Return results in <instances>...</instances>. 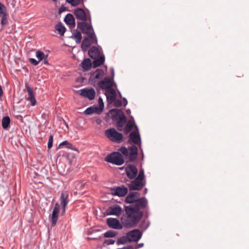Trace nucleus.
<instances>
[{
  "label": "nucleus",
  "instance_id": "45",
  "mask_svg": "<svg viewBox=\"0 0 249 249\" xmlns=\"http://www.w3.org/2000/svg\"><path fill=\"white\" fill-rule=\"evenodd\" d=\"M98 102H99L100 107H102V108H101V110H102V108L104 107V103H103V100L101 98H99Z\"/></svg>",
  "mask_w": 249,
  "mask_h": 249
},
{
  "label": "nucleus",
  "instance_id": "37",
  "mask_svg": "<svg viewBox=\"0 0 249 249\" xmlns=\"http://www.w3.org/2000/svg\"><path fill=\"white\" fill-rule=\"evenodd\" d=\"M127 241H128V238L127 237V235L126 234V236H122L120 237L117 241V244H124Z\"/></svg>",
  "mask_w": 249,
  "mask_h": 249
},
{
  "label": "nucleus",
  "instance_id": "44",
  "mask_svg": "<svg viewBox=\"0 0 249 249\" xmlns=\"http://www.w3.org/2000/svg\"><path fill=\"white\" fill-rule=\"evenodd\" d=\"M115 243V241L113 239H107L104 241V243L107 245H112Z\"/></svg>",
  "mask_w": 249,
  "mask_h": 249
},
{
  "label": "nucleus",
  "instance_id": "49",
  "mask_svg": "<svg viewBox=\"0 0 249 249\" xmlns=\"http://www.w3.org/2000/svg\"><path fill=\"white\" fill-rule=\"evenodd\" d=\"M47 57H48V55H46V57H45V58H44V59L43 60V63L45 64H46V65H49V63H48V61L47 60Z\"/></svg>",
  "mask_w": 249,
  "mask_h": 249
},
{
  "label": "nucleus",
  "instance_id": "2",
  "mask_svg": "<svg viewBox=\"0 0 249 249\" xmlns=\"http://www.w3.org/2000/svg\"><path fill=\"white\" fill-rule=\"evenodd\" d=\"M124 157H128L129 161H134L137 159L138 155V148L135 145H132L128 150L124 146L120 147L119 149Z\"/></svg>",
  "mask_w": 249,
  "mask_h": 249
},
{
  "label": "nucleus",
  "instance_id": "24",
  "mask_svg": "<svg viewBox=\"0 0 249 249\" xmlns=\"http://www.w3.org/2000/svg\"><path fill=\"white\" fill-rule=\"evenodd\" d=\"M60 201L62 208H65V207H67V206L69 202V195L67 192H62L61 193Z\"/></svg>",
  "mask_w": 249,
  "mask_h": 249
},
{
  "label": "nucleus",
  "instance_id": "36",
  "mask_svg": "<svg viewBox=\"0 0 249 249\" xmlns=\"http://www.w3.org/2000/svg\"><path fill=\"white\" fill-rule=\"evenodd\" d=\"M36 56L39 62L43 60L46 57V55H45L44 53L39 50L36 52Z\"/></svg>",
  "mask_w": 249,
  "mask_h": 249
},
{
  "label": "nucleus",
  "instance_id": "9",
  "mask_svg": "<svg viewBox=\"0 0 249 249\" xmlns=\"http://www.w3.org/2000/svg\"><path fill=\"white\" fill-rule=\"evenodd\" d=\"M128 241H138L142 236V233L140 230L135 229L130 231L127 233Z\"/></svg>",
  "mask_w": 249,
  "mask_h": 249
},
{
  "label": "nucleus",
  "instance_id": "52",
  "mask_svg": "<svg viewBox=\"0 0 249 249\" xmlns=\"http://www.w3.org/2000/svg\"><path fill=\"white\" fill-rule=\"evenodd\" d=\"M111 73H112V79L113 80L114 76V71L113 68H111Z\"/></svg>",
  "mask_w": 249,
  "mask_h": 249
},
{
  "label": "nucleus",
  "instance_id": "11",
  "mask_svg": "<svg viewBox=\"0 0 249 249\" xmlns=\"http://www.w3.org/2000/svg\"><path fill=\"white\" fill-rule=\"evenodd\" d=\"M79 94L83 97L88 98L89 100H92L95 96V91L92 88L83 89L79 91Z\"/></svg>",
  "mask_w": 249,
  "mask_h": 249
},
{
  "label": "nucleus",
  "instance_id": "56",
  "mask_svg": "<svg viewBox=\"0 0 249 249\" xmlns=\"http://www.w3.org/2000/svg\"><path fill=\"white\" fill-rule=\"evenodd\" d=\"M126 112L128 114H129L131 113V111L129 109H128L127 110H126Z\"/></svg>",
  "mask_w": 249,
  "mask_h": 249
},
{
  "label": "nucleus",
  "instance_id": "30",
  "mask_svg": "<svg viewBox=\"0 0 249 249\" xmlns=\"http://www.w3.org/2000/svg\"><path fill=\"white\" fill-rule=\"evenodd\" d=\"M132 120H129L126 124L125 127L124 128L125 133H128L133 128L134 125V118L132 116L131 117Z\"/></svg>",
  "mask_w": 249,
  "mask_h": 249
},
{
  "label": "nucleus",
  "instance_id": "58",
  "mask_svg": "<svg viewBox=\"0 0 249 249\" xmlns=\"http://www.w3.org/2000/svg\"><path fill=\"white\" fill-rule=\"evenodd\" d=\"M53 1L55 2L57 1V0H53Z\"/></svg>",
  "mask_w": 249,
  "mask_h": 249
},
{
  "label": "nucleus",
  "instance_id": "16",
  "mask_svg": "<svg viewBox=\"0 0 249 249\" xmlns=\"http://www.w3.org/2000/svg\"><path fill=\"white\" fill-rule=\"evenodd\" d=\"M60 211V205L58 203H55L52 214L50 217V220L53 226H54L58 219V215Z\"/></svg>",
  "mask_w": 249,
  "mask_h": 249
},
{
  "label": "nucleus",
  "instance_id": "35",
  "mask_svg": "<svg viewBox=\"0 0 249 249\" xmlns=\"http://www.w3.org/2000/svg\"><path fill=\"white\" fill-rule=\"evenodd\" d=\"M117 232L114 231L109 230L104 233V237L106 238H112L115 237Z\"/></svg>",
  "mask_w": 249,
  "mask_h": 249
},
{
  "label": "nucleus",
  "instance_id": "50",
  "mask_svg": "<svg viewBox=\"0 0 249 249\" xmlns=\"http://www.w3.org/2000/svg\"><path fill=\"white\" fill-rule=\"evenodd\" d=\"M66 9V7H64V6H61L60 9H59V12L60 13H61L63 11H64Z\"/></svg>",
  "mask_w": 249,
  "mask_h": 249
},
{
  "label": "nucleus",
  "instance_id": "27",
  "mask_svg": "<svg viewBox=\"0 0 249 249\" xmlns=\"http://www.w3.org/2000/svg\"><path fill=\"white\" fill-rule=\"evenodd\" d=\"M93 59V66L94 68H96L101 65L104 62L105 57L104 54L102 53V55L100 57Z\"/></svg>",
  "mask_w": 249,
  "mask_h": 249
},
{
  "label": "nucleus",
  "instance_id": "7",
  "mask_svg": "<svg viewBox=\"0 0 249 249\" xmlns=\"http://www.w3.org/2000/svg\"><path fill=\"white\" fill-rule=\"evenodd\" d=\"M136 131L131 132L129 135V142L130 143H134L139 145L141 148V140L140 135L139 134L138 127L137 125H135Z\"/></svg>",
  "mask_w": 249,
  "mask_h": 249
},
{
  "label": "nucleus",
  "instance_id": "19",
  "mask_svg": "<svg viewBox=\"0 0 249 249\" xmlns=\"http://www.w3.org/2000/svg\"><path fill=\"white\" fill-rule=\"evenodd\" d=\"M0 17L1 18V24L2 25H5L7 23L6 8L1 2H0Z\"/></svg>",
  "mask_w": 249,
  "mask_h": 249
},
{
  "label": "nucleus",
  "instance_id": "1",
  "mask_svg": "<svg viewBox=\"0 0 249 249\" xmlns=\"http://www.w3.org/2000/svg\"><path fill=\"white\" fill-rule=\"evenodd\" d=\"M142 215V212L135 211L128 206H125V213L121 217V221L124 227L132 228L139 223Z\"/></svg>",
  "mask_w": 249,
  "mask_h": 249
},
{
  "label": "nucleus",
  "instance_id": "23",
  "mask_svg": "<svg viewBox=\"0 0 249 249\" xmlns=\"http://www.w3.org/2000/svg\"><path fill=\"white\" fill-rule=\"evenodd\" d=\"M105 94L108 102L109 103L113 102L116 99V92L113 88L106 90Z\"/></svg>",
  "mask_w": 249,
  "mask_h": 249
},
{
  "label": "nucleus",
  "instance_id": "55",
  "mask_svg": "<svg viewBox=\"0 0 249 249\" xmlns=\"http://www.w3.org/2000/svg\"><path fill=\"white\" fill-rule=\"evenodd\" d=\"M124 106H125L127 104V101L125 98H124Z\"/></svg>",
  "mask_w": 249,
  "mask_h": 249
},
{
  "label": "nucleus",
  "instance_id": "42",
  "mask_svg": "<svg viewBox=\"0 0 249 249\" xmlns=\"http://www.w3.org/2000/svg\"><path fill=\"white\" fill-rule=\"evenodd\" d=\"M114 102V105L116 107H120L122 106V103L121 101L119 99H115V100L113 101Z\"/></svg>",
  "mask_w": 249,
  "mask_h": 249
},
{
  "label": "nucleus",
  "instance_id": "32",
  "mask_svg": "<svg viewBox=\"0 0 249 249\" xmlns=\"http://www.w3.org/2000/svg\"><path fill=\"white\" fill-rule=\"evenodd\" d=\"M70 37L73 38L75 40L76 43H80L82 39L81 32H74Z\"/></svg>",
  "mask_w": 249,
  "mask_h": 249
},
{
  "label": "nucleus",
  "instance_id": "46",
  "mask_svg": "<svg viewBox=\"0 0 249 249\" xmlns=\"http://www.w3.org/2000/svg\"><path fill=\"white\" fill-rule=\"evenodd\" d=\"M68 148L72 149L75 151H77L76 148H75L73 145L69 143L68 145L67 146Z\"/></svg>",
  "mask_w": 249,
  "mask_h": 249
},
{
  "label": "nucleus",
  "instance_id": "28",
  "mask_svg": "<svg viewBox=\"0 0 249 249\" xmlns=\"http://www.w3.org/2000/svg\"><path fill=\"white\" fill-rule=\"evenodd\" d=\"M117 121V128L119 131H122L124 129V126L126 123V118L124 116L122 118L118 120Z\"/></svg>",
  "mask_w": 249,
  "mask_h": 249
},
{
  "label": "nucleus",
  "instance_id": "20",
  "mask_svg": "<svg viewBox=\"0 0 249 249\" xmlns=\"http://www.w3.org/2000/svg\"><path fill=\"white\" fill-rule=\"evenodd\" d=\"M111 118L113 121H116L124 116L123 112L118 109H112L110 110Z\"/></svg>",
  "mask_w": 249,
  "mask_h": 249
},
{
  "label": "nucleus",
  "instance_id": "53",
  "mask_svg": "<svg viewBox=\"0 0 249 249\" xmlns=\"http://www.w3.org/2000/svg\"><path fill=\"white\" fill-rule=\"evenodd\" d=\"M66 208L67 207H65V208H63V210H62V212H61V214L62 215H64L65 214V212H66Z\"/></svg>",
  "mask_w": 249,
  "mask_h": 249
},
{
  "label": "nucleus",
  "instance_id": "34",
  "mask_svg": "<svg viewBox=\"0 0 249 249\" xmlns=\"http://www.w3.org/2000/svg\"><path fill=\"white\" fill-rule=\"evenodd\" d=\"M98 109V107H88L85 110V113L86 115H90L93 113H96Z\"/></svg>",
  "mask_w": 249,
  "mask_h": 249
},
{
  "label": "nucleus",
  "instance_id": "21",
  "mask_svg": "<svg viewBox=\"0 0 249 249\" xmlns=\"http://www.w3.org/2000/svg\"><path fill=\"white\" fill-rule=\"evenodd\" d=\"M74 14L76 18L83 21L87 20V17L84 10L81 8H77L74 10Z\"/></svg>",
  "mask_w": 249,
  "mask_h": 249
},
{
  "label": "nucleus",
  "instance_id": "18",
  "mask_svg": "<svg viewBox=\"0 0 249 249\" xmlns=\"http://www.w3.org/2000/svg\"><path fill=\"white\" fill-rule=\"evenodd\" d=\"M77 28L81 31H93L91 22H85V21L77 22Z\"/></svg>",
  "mask_w": 249,
  "mask_h": 249
},
{
  "label": "nucleus",
  "instance_id": "29",
  "mask_svg": "<svg viewBox=\"0 0 249 249\" xmlns=\"http://www.w3.org/2000/svg\"><path fill=\"white\" fill-rule=\"evenodd\" d=\"M104 72L103 70L101 69H97L96 71L93 72L90 77L92 80H95V79H100L103 76Z\"/></svg>",
  "mask_w": 249,
  "mask_h": 249
},
{
  "label": "nucleus",
  "instance_id": "47",
  "mask_svg": "<svg viewBox=\"0 0 249 249\" xmlns=\"http://www.w3.org/2000/svg\"><path fill=\"white\" fill-rule=\"evenodd\" d=\"M69 142L67 141H63V142H61L59 144V147H60L61 146H62V145H68L69 144Z\"/></svg>",
  "mask_w": 249,
  "mask_h": 249
},
{
  "label": "nucleus",
  "instance_id": "12",
  "mask_svg": "<svg viewBox=\"0 0 249 249\" xmlns=\"http://www.w3.org/2000/svg\"><path fill=\"white\" fill-rule=\"evenodd\" d=\"M127 177L130 179H134L138 174L137 167L133 165H128L125 168Z\"/></svg>",
  "mask_w": 249,
  "mask_h": 249
},
{
  "label": "nucleus",
  "instance_id": "51",
  "mask_svg": "<svg viewBox=\"0 0 249 249\" xmlns=\"http://www.w3.org/2000/svg\"><path fill=\"white\" fill-rule=\"evenodd\" d=\"M143 246V243L138 244L136 247V249L142 248Z\"/></svg>",
  "mask_w": 249,
  "mask_h": 249
},
{
  "label": "nucleus",
  "instance_id": "10",
  "mask_svg": "<svg viewBox=\"0 0 249 249\" xmlns=\"http://www.w3.org/2000/svg\"><path fill=\"white\" fill-rule=\"evenodd\" d=\"M107 223L108 226L112 229L120 230L123 228V224L116 218H108L107 219Z\"/></svg>",
  "mask_w": 249,
  "mask_h": 249
},
{
  "label": "nucleus",
  "instance_id": "14",
  "mask_svg": "<svg viewBox=\"0 0 249 249\" xmlns=\"http://www.w3.org/2000/svg\"><path fill=\"white\" fill-rule=\"evenodd\" d=\"M113 80L105 77L103 80L98 82V85L102 89H106V90L112 89Z\"/></svg>",
  "mask_w": 249,
  "mask_h": 249
},
{
  "label": "nucleus",
  "instance_id": "48",
  "mask_svg": "<svg viewBox=\"0 0 249 249\" xmlns=\"http://www.w3.org/2000/svg\"><path fill=\"white\" fill-rule=\"evenodd\" d=\"M65 33V32H57V35H53L56 36L61 37L64 36Z\"/></svg>",
  "mask_w": 249,
  "mask_h": 249
},
{
  "label": "nucleus",
  "instance_id": "15",
  "mask_svg": "<svg viewBox=\"0 0 249 249\" xmlns=\"http://www.w3.org/2000/svg\"><path fill=\"white\" fill-rule=\"evenodd\" d=\"M122 209L117 205L110 206L107 210V213L109 215L119 216L121 214Z\"/></svg>",
  "mask_w": 249,
  "mask_h": 249
},
{
  "label": "nucleus",
  "instance_id": "3",
  "mask_svg": "<svg viewBox=\"0 0 249 249\" xmlns=\"http://www.w3.org/2000/svg\"><path fill=\"white\" fill-rule=\"evenodd\" d=\"M85 36L82 42L81 48L83 51H86L87 49L93 43H97V40L95 32H84Z\"/></svg>",
  "mask_w": 249,
  "mask_h": 249
},
{
  "label": "nucleus",
  "instance_id": "5",
  "mask_svg": "<svg viewBox=\"0 0 249 249\" xmlns=\"http://www.w3.org/2000/svg\"><path fill=\"white\" fill-rule=\"evenodd\" d=\"M106 137L113 142L120 143L123 139V135L114 128L107 129L105 132Z\"/></svg>",
  "mask_w": 249,
  "mask_h": 249
},
{
  "label": "nucleus",
  "instance_id": "39",
  "mask_svg": "<svg viewBox=\"0 0 249 249\" xmlns=\"http://www.w3.org/2000/svg\"><path fill=\"white\" fill-rule=\"evenodd\" d=\"M55 28L57 31H66L65 27L60 22L56 24Z\"/></svg>",
  "mask_w": 249,
  "mask_h": 249
},
{
  "label": "nucleus",
  "instance_id": "17",
  "mask_svg": "<svg viewBox=\"0 0 249 249\" xmlns=\"http://www.w3.org/2000/svg\"><path fill=\"white\" fill-rule=\"evenodd\" d=\"M111 191V194L114 196H123L127 194L128 190L126 187L122 186L112 188Z\"/></svg>",
  "mask_w": 249,
  "mask_h": 249
},
{
  "label": "nucleus",
  "instance_id": "26",
  "mask_svg": "<svg viewBox=\"0 0 249 249\" xmlns=\"http://www.w3.org/2000/svg\"><path fill=\"white\" fill-rule=\"evenodd\" d=\"M64 21L67 25H70L71 26H75V19L71 14H67L66 15L64 18Z\"/></svg>",
  "mask_w": 249,
  "mask_h": 249
},
{
  "label": "nucleus",
  "instance_id": "57",
  "mask_svg": "<svg viewBox=\"0 0 249 249\" xmlns=\"http://www.w3.org/2000/svg\"><path fill=\"white\" fill-rule=\"evenodd\" d=\"M147 188H145L144 189V194H146L147 193Z\"/></svg>",
  "mask_w": 249,
  "mask_h": 249
},
{
  "label": "nucleus",
  "instance_id": "4",
  "mask_svg": "<svg viewBox=\"0 0 249 249\" xmlns=\"http://www.w3.org/2000/svg\"><path fill=\"white\" fill-rule=\"evenodd\" d=\"M105 160L117 165H121L124 162V160L119 152H114L105 158Z\"/></svg>",
  "mask_w": 249,
  "mask_h": 249
},
{
  "label": "nucleus",
  "instance_id": "43",
  "mask_svg": "<svg viewBox=\"0 0 249 249\" xmlns=\"http://www.w3.org/2000/svg\"><path fill=\"white\" fill-rule=\"evenodd\" d=\"M29 60L31 64H32L33 65H34V66L37 65L39 62V61L38 60L37 61L36 59L33 58H29Z\"/></svg>",
  "mask_w": 249,
  "mask_h": 249
},
{
  "label": "nucleus",
  "instance_id": "54",
  "mask_svg": "<svg viewBox=\"0 0 249 249\" xmlns=\"http://www.w3.org/2000/svg\"><path fill=\"white\" fill-rule=\"evenodd\" d=\"M124 249H133V247L131 246H128L126 248H124Z\"/></svg>",
  "mask_w": 249,
  "mask_h": 249
},
{
  "label": "nucleus",
  "instance_id": "40",
  "mask_svg": "<svg viewBox=\"0 0 249 249\" xmlns=\"http://www.w3.org/2000/svg\"><path fill=\"white\" fill-rule=\"evenodd\" d=\"M66 1L71 4L72 6L78 5L80 3V0H66Z\"/></svg>",
  "mask_w": 249,
  "mask_h": 249
},
{
  "label": "nucleus",
  "instance_id": "22",
  "mask_svg": "<svg viewBox=\"0 0 249 249\" xmlns=\"http://www.w3.org/2000/svg\"><path fill=\"white\" fill-rule=\"evenodd\" d=\"M140 194L138 192L130 193L125 198V202L127 203H134L139 198Z\"/></svg>",
  "mask_w": 249,
  "mask_h": 249
},
{
  "label": "nucleus",
  "instance_id": "8",
  "mask_svg": "<svg viewBox=\"0 0 249 249\" xmlns=\"http://www.w3.org/2000/svg\"><path fill=\"white\" fill-rule=\"evenodd\" d=\"M129 189L131 191L141 190L145 185V183L141 180H137L136 178L131 181L126 183Z\"/></svg>",
  "mask_w": 249,
  "mask_h": 249
},
{
  "label": "nucleus",
  "instance_id": "6",
  "mask_svg": "<svg viewBox=\"0 0 249 249\" xmlns=\"http://www.w3.org/2000/svg\"><path fill=\"white\" fill-rule=\"evenodd\" d=\"M129 206L133 208L135 211H141V210L147 208L148 201L145 197H142L138 198L134 204Z\"/></svg>",
  "mask_w": 249,
  "mask_h": 249
},
{
  "label": "nucleus",
  "instance_id": "13",
  "mask_svg": "<svg viewBox=\"0 0 249 249\" xmlns=\"http://www.w3.org/2000/svg\"><path fill=\"white\" fill-rule=\"evenodd\" d=\"M25 88L28 92V96L26 98L27 101H30L32 106H34L36 103V101L34 94L33 89L30 87L28 83H25Z\"/></svg>",
  "mask_w": 249,
  "mask_h": 249
},
{
  "label": "nucleus",
  "instance_id": "31",
  "mask_svg": "<svg viewBox=\"0 0 249 249\" xmlns=\"http://www.w3.org/2000/svg\"><path fill=\"white\" fill-rule=\"evenodd\" d=\"M91 62L89 59L86 58L81 63V66L84 70L87 71L90 69L91 67Z\"/></svg>",
  "mask_w": 249,
  "mask_h": 249
},
{
  "label": "nucleus",
  "instance_id": "33",
  "mask_svg": "<svg viewBox=\"0 0 249 249\" xmlns=\"http://www.w3.org/2000/svg\"><path fill=\"white\" fill-rule=\"evenodd\" d=\"M10 123V119L8 116L4 117L2 119V126L4 129L7 128Z\"/></svg>",
  "mask_w": 249,
  "mask_h": 249
},
{
  "label": "nucleus",
  "instance_id": "38",
  "mask_svg": "<svg viewBox=\"0 0 249 249\" xmlns=\"http://www.w3.org/2000/svg\"><path fill=\"white\" fill-rule=\"evenodd\" d=\"M144 178V170L143 169H142L140 170L139 173L138 174V176L135 178L137 180H141L142 181V180Z\"/></svg>",
  "mask_w": 249,
  "mask_h": 249
},
{
  "label": "nucleus",
  "instance_id": "25",
  "mask_svg": "<svg viewBox=\"0 0 249 249\" xmlns=\"http://www.w3.org/2000/svg\"><path fill=\"white\" fill-rule=\"evenodd\" d=\"M98 49L95 47H92L89 51V55L93 59L100 57L102 55Z\"/></svg>",
  "mask_w": 249,
  "mask_h": 249
},
{
  "label": "nucleus",
  "instance_id": "41",
  "mask_svg": "<svg viewBox=\"0 0 249 249\" xmlns=\"http://www.w3.org/2000/svg\"><path fill=\"white\" fill-rule=\"evenodd\" d=\"M53 135H50L49 138L48 140V147L49 149H50L53 146Z\"/></svg>",
  "mask_w": 249,
  "mask_h": 249
}]
</instances>
